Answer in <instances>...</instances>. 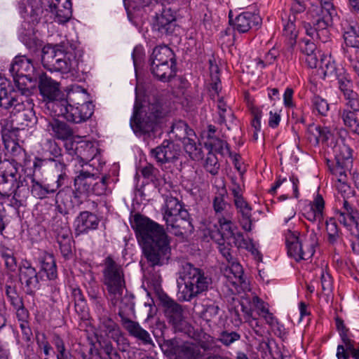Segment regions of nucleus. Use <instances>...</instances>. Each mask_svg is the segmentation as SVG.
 <instances>
[{"label": "nucleus", "instance_id": "nucleus-1", "mask_svg": "<svg viewBox=\"0 0 359 359\" xmlns=\"http://www.w3.org/2000/svg\"><path fill=\"white\" fill-rule=\"evenodd\" d=\"M135 224L138 242L151 266H161L170 259V241L163 228L147 217L135 215Z\"/></svg>", "mask_w": 359, "mask_h": 359}, {"label": "nucleus", "instance_id": "nucleus-2", "mask_svg": "<svg viewBox=\"0 0 359 359\" xmlns=\"http://www.w3.org/2000/svg\"><path fill=\"white\" fill-rule=\"evenodd\" d=\"M211 284V278L203 270L187 263L177 280V298L182 302H191L205 294Z\"/></svg>", "mask_w": 359, "mask_h": 359}, {"label": "nucleus", "instance_id": "nucleus-3", "mask_svg": "<svg viewBox=\"0 0 359 359\" xmlns=\"http://www.w3.org/2000/svg\"><path fill=\"white\" fill-rule=\"evenodd\" d=\"M81 56V51L72 46L67 50L62 46H46L43 49L42 62L51 71L68 73L78 69Z\"/></svg>", "mask_w": 359, "mask_h": 359}, {"label": "nucleus", "instance_id": "nucleus-4", "mask_svg": "<svg viewBox=\"0 0 359 359\" xmlns=\"http://www.w3.org/2000/svg\"><path fill=\"white\" fill-rule=\"evenodd\" d=\"M342 168H332V172L336 181L334 187L337 206L340 210L337 213L339 222L344 226H348L357 217V212L350 204L349 198L353 195V191L348 183L347 172Z\"/></svg>", "mask_w": 359, "mask_h": 359}, {"label": "nucleus", "instance_id": "nucleus-5", "mask_svg": "<svg viewBox=\"0 0 359 359\" xmlns=\"http://www.w3.org/2000/svg\"><path fill=\"white\" fill-rule=\"evenodd\" d=\"M160 114V106L158 104H152L148 106L141 104L140 96L137 86L135 88L133 114L130 122L134 133L141 135L153 131L156 126Z\"/></svg>", "mask_w": 359, "mask_h": 359}, {"label": "nucleus", "instance_id": "nucleus-6", "mask_svg": "<svg viewBox=\"0 0 359 359\" xmlns=\"http://www.w3.org/2000/svg\"><path fill=\"white\" fill-rule=\"evenodd\" d=\"M285 238L288 255L297 262L310 259L318 244V238L313 231H308L299 237L298 231L287 229Z\"/></svg>", "mask_w": 359, "mask_h": 359}, {"label": "nucleus", "instance_id": "nucleus-7", "mask_svg": "<svg viewBox=\"0 0 359 359\" xmlns=\"http://www.w3.org/2000/svg\"><path fill=\"white\" fill-rule=\"evenodd\" d=\"M103 283L107 287L109 298L112 304L121 308L125 290L124 275L121 266L109 257L105 259Z\"/></svg>", "mask_w": 359, "mask_h": 359}, {"label": "nucleus", "instance_id": "nucleus-8", "mask_svg": "<svg viewBox=\"0 0 359 359\" xmlns=\"http://www.w3.org/2000/svg\"><path fill=\"white\" fill-rule=\"evenodd\" d=\"M188 217L187 211L182 208L177 198L170 197L166 199L163 219L172 233L182 236L192 231L193 227Z\"/></svg>", "mask_w": 359, "mask_h": 359}, {"label": "nucleus", "instance_id": "nucleus-9", "mask_svg": "<svg viewBox=\"0 0 359 359\" xmlns=\"http://www.w3.org/2000/svg\"><path fill=\"white\" fill-rule=\"evenodd\" d=\"M321 6H312L310 10V15L313 18L315 26L321 30H325L327 27L331 26L335 18H337V13L332 0H320Z\"/></svg>", "mask_w": 359, "mask_h": 359}, {"label": "nucleus", "instance_id": "nucleus-10", "mask_svg": "<svg viewBox=\"0 0 359 359\" xmlns=\"http://www.w3.org/2000/svg\"><path fill=\"white\" fill-rule=\"evenodd\" d=\"M232 214L227 213L226 216L219 217V228L217 231L209 233L210 238L215 242L232 241L236 245L237 236L243 235L238 231L237 226L231 221Z\"/></svg>", "mask_w": 359, "mask_h": 359}, {"label": "nucleus", "instance_id": "nucleus-11", "mask_svg": "<svg viewBox=\"0 0 359 359\" xmlns=\"http://www.w3.org/2000/svg\"><path fill=\"white\" fill-rule=\"evenodd\" d=\"M22 101V107L18 109L13 103L11 106V114H12L15 118L13 121H16L17 125L23 128L25 126H32L37 122V118L35 112L33 110V103L27 97L20 96Z\"/></svg>", "mask_w": 359, "mask_h": 359}, {"label": "nucleus", "instance_id": "nucleus-12", "mask_svg": "<svg viewBox=\"0 0 359 359\" xmlns=\"http://www.w3.org/2000/svg\"><path fill=\"white\" fill-rule=\"evenodd\" d=\"M343 37L347 46L346 53L359 56V28L352 19L344 18L341 22Z\"/></svg>", "mask_w": 359, "mask_h": 359}, {"label": "nucleus", "instance_id": "nucleus-13", "mask_svg": "<svg viewBox=\"0 0 359 359\" xmlns=\"http://www.w3.org/2000/svg\"><path fill=\"white\" fill-rule=\"evenodd\" d=\"M61 114L65 118L74 123H81L89 118L93 113L92 104L76 105L75 104L62 103Z\"/></svg>", "mask_w": 359, "mask_h": 359}, {"label": "nucleus", "instance_id": "nucleus-14", "mask_svg": "<svg viewBox=\"0 0 359 359\" xmlns=\"http://www.w3.org/2000/svg\"><path fill=\"white\" fill-rule=\"evenodd\" d=\"M333 153L335 156L336 165L333 168H342L345 171H350L352 167V151L342 139L332 140Z\"/></svg>", "mask_w": 359, "mask_h": 359}, {"label": "nucleus", "instance_id": "nucleus-15", "mask_svg": "<svg viewBox=\"0 0 359 359\" xmlns=\"http://www.w3.org/2000/svg\"><path fill=\"white\" fill-rule=\"evenodd\" d=\"M325 201L323 196L317 193L313 200L304 208V216L311 222L316 223L319 229L321 228L325 219Z\"/></svg>", "mask_w": 359, "mask_h": 359}, {"label": "nucleus", "instance_id": "nucleus-16", "mask_svg": "<svg viewBox=\"0 0 359 359\" xmlns=\"http://www.w3.org/2000/svg\"><path fill=\"white\" fill-rule=\"evenodd\" d=\"M54 20L60 24L68 22L72 18L70 0H45Z\"/></svg>", "mask_w": 359, "mask_h": 359}, {"label": "nucleus", "instance_id": "nucleus-17", "mask_svg": "<svg viewBox=\"0 0 359 359\" xmlns=\"http://www.w3.org/2000/svg\"><path fill=\"white\" fill-rule=\"evenodd\" d=\"M175 16L170 8H164L157 14L153 22L154 30L161 36L172 34L175 29Z\"/></svg>", "mask_w": 359, "mask_h": 359}, {"label": "nucleus", "instance_id": "nucleus-18", "mask_svg": "<svg viewBox=\"0 0 359 359\" xmlns=\"http://www.w3.org/2000/svg\"><path fill=\"white\" fill-rule=\"evenodd\" d=\"M12 87L8 79L0 76V106L5 109H10L13 103L18 109L22 107V101L17 90L11 91Z\"/></svg>", "mask_w": 359, "mask_h": 359}, {"label": "nucleus", "instance_id": "nucleus-19", "mask_svg": "<svg viewBox=\"0 0 359 359\" xmlns=\"http://www.w3.org/2000/svg\"><path fill=\"white\" fill-rule=\"evenodd\" d=\"M306 138L313 146H317L320 143H325L327 146H332L334 138L333 132L327 127H322L319 125L312 124L308 127Z\"/></svg>", "mask_w": 359, "mask_h": 359}, {"label": "nucleus", "instance_id": "nucleus-20", "mask_svg": "<svg viewBox=\"0 0 359 359\" xmlns=\"http://www.w3.org/2000/svg\"><path fill=\"white\" fill-rule=\"evenodd\" d=\"M181 153L179 147L172 142H163L161 145L151 149V154L159 163H165L178 158Z\"/></svg>", "mask_w": 359, "mask_h": 359}, {"label": "nucleus", "instance_id": "nucleus-21", "mask_svg": "<svg viewBox=\"0 0 359 359\" xmlns=\"http://www.w3.org/2000/svg\"><path fill=\"white\" fill-rule=\"evenodd\" d=\"M11 74L17 75H26L29 78H38L36 65L34 61L25 56H16L10 67Z\"/></svg>", "mask_w": 359, "mask_h": 359}, {"label": "nucleus", "instance_id": "nucleus-22", "mask_svg": "<svg viewBox=\"0 0 359 359\" xmlns=\"http://www.w3.org/2000/svg\"><path fill=\"white\" fill-rule=\"evenodd\" d=\"M20 280L27 287V292H32L39 287V278L36 269L27 261L22 262L20 266Z\"/></svg>", "mask_w": 359, "mask_h": 359}, {"label": "nucleus", "instance_id": "nucleus-23", "mask_svg": "<svg viewBox=\"0 0 359 359\" xmlns=\"http://www.w3.org/2000/svg\"><path fill=\"white\" fill-rule=\"evenodd\" d=\"M46 130L53 137L66 140L72 136V130L66 123L56 118L46 119Z\"/></svg>", "mask_w": 359, "mask_h": 359}, {"label": "nucleus", "instance_id": "nucleus-24", "mask_svg": "<svg viewBox=\"0 0 359 359\" xmlns=\"http://www.w3.org/2000/svg\"><path fill=\"white\" fill-rule=\"evenodd\" d=\"M98 224L97 217L88 211L81 212L74 222L75 230L78 235L97 229Z\"/></svg>", "mask_w": 359, "mask_h": 359}, {"label": "nucleus", "instance_id": "nucleus-25", "mask_svg": "<svg viewBox=\"0 0 359 359\" xmlns=\"http://www.w3.org/2000/svg\"><path fill=\"white\" fill-rule=\"evenodd\" d=\"M39 89L41 95L49 100H53L59 95L58 83L46 74L39 75Z\"/></svg>", "mask_w": 359, "mask_h": 359}, {"label": "nucleus", "instance_id": "nucleus-26", "mask_svg": "<svg viewBox=\"0 0 359 359\" xmlns=\"http://www.w3.org/2000/svg\"><path fill=\"white\" fill-rule=\"evenodd\" d=\"M222 271L224 277L232 285L242 284L244 282L243 267L236 259L228 263Z\"/></svg>", "mask_w": 359, "mask_h": 359}, {"label": "nucleus", "instance_id": "nucleus-27", "mask_svg": "<svg viewBox=\"0 0 359 359\" xmlns=\"http://www.w3.org/2000/svg\"><path fill=\"white\" fill-rule=\"evenodd\" d=\"M75 153L83 163H87L96 156L98 149L92 142L81 141L76 145Z\"/></svg>", "mask_w": 359, "mask_h": 359}, {"label": "nucleus", "instance_id": "nucleus-28", "mask_svg": "<svg viewBox=\"0 0 359 359\" xmlns=\"http://www.w3.org/2000/svg\"><path fill=\"white\" fill-rule=\"evenodd\" d=\"M63 102L80 106L91 104L89 102V96L86 90L78 85H73L68 89L67 100Z\"/></svg>", "mask_w": 359, "mask_h": 359}, {"label": "nucleus", "instance_id": "nucleus-29", "mask_svg": "<svg viewBox=\"0 0 359 359\" xmlns=\"http://www.w3.org/2000/svg\"><path fill=\"white\" fill-rule=\"evenodd\" d=\"M257 16L250 12H243L233 21V29L240 33L248 32L257 20Z\"/></svg>", "mask_w": 359, "mask_h": 359}, {"label": "nucleus", "instance_id": "nucleus-30", "mask_svg": "<svg viewBox=\"0 0 359 359\" xmlns=\"http://www.w3.org/2000/svg\"><path fill=\"white\" fill-rule=\"evenodd\" d=\"M173 53L167 46H160L156 47L151 55V65L156 68L157 65L169 64V61L172 64Z\"/></svg>", "mask_w": 359, "mask_h": 359}, {"label": "nucleus", "instance_id": "nucleus-31", "mask_svg": "<svg viewBox=\"0 0 359 359\" xmlns=\"http://www.w3.org/2000/svg\"><path fill=\"white\" fill-rule=\"evenodd\" d=\"M123 325L132 336L142 341L144 344H152V339L149 332L142 328L137 323L130 320H126L123 321Z\"/></svg>", "mask_w": 359, "mask_h": 359}, {"label": "nucleus", "instance_id": "nucleus-32", "mask_svg": "<svg viewBox=\"0 0 359 359\" xmlns=\"http://www.w3.org/2000/svg\"><path fill=\"white\" fill-rule=\"evenodd\" d=\"M95 180V176L93 174L81 171L74 179V186L80 194H88L90 193L93 183Z\"/></svg>", "mask_w": 359, "mask_h": 359}, {"label": "nucleus", "instance_id": "nucleus-33", "mask_svg": "<svg viewBox=\"0 0 359 359\" xmlns=\"http://www.w3.org/2000/svg\"><path fill=\"white\" fill-rule=\"evenodd\" d=\"M196 140V136L195 133H194L193 136L189 135L182 140V141L184 150L189 156L194 161H198L203 158V152L200 145L197 144Z\"/></svg>", "mask_w": 359, "mask_h": 359}, {"label": "nucleus", "instance_id": "nucleus-34", "mask_svg": "<svg viewBox=\"0 0 359 359\" xmlns=\"http://www.w3.org/2000/svg\"><path fill=\"white\" fill-rule=\"evenodd\" d=\"M17 92L19 95L27 97L30 93L32 83L35 82L38 78H29L26 75H17L11 74Z\"/></svg>", "mask_w": 359, "mask_h": 359}, {"label": "nucleus", "instance_id": "nucleus-35", "mask_svg": "<svg viewBox=\"0 0 359 359\" xmlns=\"http://www.w3.org/2000/svg\"><path fill=\"white\" fill-rule=\"evenodd\" d=\"M359 110L344 109L341 111L344 124L353 133L359 135Z\"/></svg>", "mask_w": 359, "mask_h": 359}, {"label": "nucleus", "instance_id": "nucleus-36", "mask_svg": "<svg viewBox=\"0 0 359 359\" xmlns=\"http://www.w3.org/2000/svg\"><path fill=\"white\" fill-rule=\"evenodd\" d=\"M41 269L43 271L48 280L57 278V269L55 261L51 254L43 252L40 257Z\"/></svg>", "mask_w": 359, "mask_h": 359}, {"label": "nucleus", "instance_id": "nucleus-37", "mask_svg": "<svg viewBox=\"0 0 359 359\" xmlns=\"http://www.w3.org/2000/svg\"><path fill=\"white\" fill-rule=\"evenodd\" d=\"M100 327L105 332L106 335L116 342L118 343L121 340L123 339L118 326L111 319L103 318L100 321Z\"/></svg>", "mask_w": 359, "mask_h": 359}, {"label": "nucleus", "instance_id": "nucleus-38", "mask_svg": "<svg viewBox=\"0 0 359 359\" xmlns=\"http://www.w3.org/2000/svg\"><path fill=\"white\" fill-rule=\"evenodd\" d=\"M16 178L11 170L9 172L0 175V194L3 196H9L15 190Z\"/></svg>", "mask_w": 359, "mask_h": 359}, {"label": "nucleus", "instance_id": "nucleus-39", "mask_svg": "<svg viewBox=\"0 0 359 359\" xmlns=\"http://www.w3.org/2000/svg\"><path fill=\"white\" fill-rule=\"evenodd\" d=\"M165 315L170 318L173 324H177L182 318V306L172 299H168L165 302Z\"/></svg>", "mask_w": 359, "mask_h": 359}, {"label": "nucleus", "instance_id": "nucleus-40", "mask_svg": "<svg viewBox=\"0 0 359 359\" xmlns=\"http://www.w3.org/2000/svg\"><path fill=\"white\" fill-rule=\"evenodd\" d=\"M322 293L328 302L333 290L332 279L330 274L323 268L320 269Z\"/></svg>", "mask_w": 359, "mask_h": 359}, {"label": "nucleus", "instance_id": "nucleus-41", "mask_svg": "<svg viewBox=\"0 0 359 359\" xmlns=\"http://www.w3.org/2000/svg\"><path fill=\"white\" fill-rule=\"evenodd\" d=\"M318 68L325 77L334 76L337 78L339 76L337 73L336 65L329 56L325 55L323 57H321Z\"/></svg>", "mask_w": 359, "mask_h": 359}, {"label": "nucleus", "instance_id": "nucleus-42", "mask_svg": "<svg viewBox=\"0 0 359 359\" xmlns=\"http://www.w3.org/2000/svg\"><path fill=\"white\" fill-rule=\"evenodd\" d=\"M53 344L55 348V355L57 359H74L72 353L67 350L65 342L58 335H55Z\"/></svg>", "mask_w": 359, "mask_h": 359}, {"label": "nucleus", "instance_id": "nucleus-43", "mask_svg": "<svg viewBox=\"0 0 359 359\" xmlns=\"http://www.w3.org/2000/svg\"><path fill=\"white\" fill-rule=\"evenodd\" d=\"M171 133L180 140H182L189 135L193 136L194 132L185 122L179 121L172 125Z\"/></svg>", "mask_w": 359, "mask_h": 359}, {"label": "nucleus", "instance_id": "nucleus-44", "mask_svg": "<svg viewBox=\"0 0 359 359\" xmlns=\"http://www.w3.org/2000/svg\"><path fill=\"white\" fill-rule=\"evenodd\" d=\"M254 311H256V309L255 305L252 304V300L248 302V305H246L244 302L242 304L244 318L252 329L259 327V320L253 316Z\"/></svg>", "mask_w": 359, "mask_h": 359}, {"label": "nucleus", "instance_id": "nucleus-45", "mask_svg": "<svg viewBox=\"0 0 359 359\" xmlns=\"http://www.w3.org/2000/svg\"><path fill=\"white\" fill-rule=\"evenodd\" d=\"M151 73L161 81H167L173 74L172 65L169 64L157 65L155 69L153 65H151Z\"/></svg>", "mask_w": 359, "mask_h": 359}, {"label": "nucleus", "instance_id": "nucleus-46", "mask_svg": "<svg viewBox=\"0 0 359 359\" xmlns=\"http://www.w3.org/2000/svg\"><path fill=\"white\" fill-rule=\"evenodd\" d=\"M32 195L37 198H44L47 194L54 193V189L50 188V184L43 186L41 183L32 179Z\"/></svg>", "mask_w": 359, "mask_h": 359}, {"label": "nucleus", "instance_id": "nucleus-47", "mask_svg": "<svg viewBox=\"0 0 359 359\" xmlns=\"http://www.w3.org/2000/svg\"><path fill=\"white\" fill-rule=\"evenodd\" d=\"M96 180L93 183L90 193H93L97 196L107 194L110 192L107 187V181L109 177L107 176L95 177Z\"/></svg>", "mask_w": 359, "mask_h": 359}, {"label": "nucleus", "instance_id": "nucleus-48", "mask_svg": "<svg viewBox=\"0 0 359 359\" xmlns=\"http://www.w3.org/2000/svg\"><path fill=\"white\" fill-rule=\"evenodd\" d=\"M252 304L255 305L256 311L259 316L264 318L267 323H272L273 317L269 313L266 304L261 299L257 296H254L252 299Z\"/></svg>", "mask_w": 359, "mask_h": 359}, {"label": "nucleus", "instance_id": "nucleus-49", "mask_svg": "<svg viewBox=\"0 0 359 359\" xmlns=\"http://www.w3.org/2000/svg\"><path fill=\"white\" fill-rule=\"evenodd\" d=\"M182 352L185 359H201V348L195 344L184 343L182 346Z\"/></svg>", "mask_w": 359, "mask_h": 359}, {"label": "nucleus", "instance_id": "nucleus-50", "mask_svg": "<svg viewBox=\"0 0 359 359\" xmlns=\"http://www.w3.org/2000/svg\"><path fill=\"white\" fill-rule=\"evenodd\" d=\"M212 151L225 155L229 153V149L227 143L218 138H210L207 143Z\"/></svg>", "mask_w": 359, "mask_h": 359}, {"label": "nucleus", "instance_id": "nucleus-51", "mask_svg": "<svg viewBox=\"0 0 359 359\" xmlns=\"http://www.w3.org/2000/svg\"><path fill=\"white\" fill-rule=\"evenodd\" d=\"M236 246L238 248L246 249L255 256H259V252L251 239H246L243 235L237 236Z\"/></svg>", "mask_w": 359, "mask_h": 359}, {"label": "nucleus", "instance_id": "nucleus-52", "mask_svg": "<svg viewBox=\"0 0 359 359\" xmlns=\"http://www.w3.org/2000/svg\"><path fill=\"white\" fill-rule=\"evenodd\" d=\"M226 190L224 187L219 190L213 200V208L216 213L222 212L225 210L228 206L227 203L224 200Z\"/></svg>", "mask_w": 359, "mask_h": 359}, {"label": "nucleus", "instance_id": "nucleus-53", "mask_svg": "<svg viewBox=\"0 0 359 359\" xmlns=\"http://www.w3.org/2000/svg\"><path fill=\"white\" fill-rule=\"evenodd\" d=\"M338 80L339 89L343 95L352 91L353 83L351 77L346 74H339L337 77Z\"/></svg>", "mask_w": 359, "mask_h": 359}, {"label": "nucleus", "instance_id": "nucleus-54", "mask_svg": "<svg viewBox=\"0 0 359 359\" xmlns=\"http://www.w3.org/2000/svg\"><path fill=\"white\" fill-rule=\"evenodd\" d=\"M345 105L348 109L359 110V95L353 90L343 95Z\"/></svg>", "mask_w": 359, "mask_h": 359}, {"label": "nucleus", "instance_id": "nucleus-55", "mask_svg": "<svg viewBox=\"0 0 359 359\" xmlns=\"http://www.w3.org/2000/svg\"><path fill=\"white\" fill-rule=\"evenodd\" d=\"M252 116L253 118L251 121V126L254 130L253 138L257 140L258 139L259 133L261 131L262 113L259 109H255L252 110Z\"/></svg>", "mask_w": 359, "mask_h": 359}, {"label": "nucleus", "instance_id": "nucleus-56", "mask_svg": "<svg viewBox=\"0 0 359 359\" xmlns=\"http://www.w3.org/2000/svg\"><path fill=\"white\" fill-rule=\"evenodd\" d=\"M234 204L243 217L249 219L251 217L252 208L243 198V196L233 199Z\"/></svg>", "mask_w": 359, "mask_h": 359}, {"label": "nucleus", "instance_id": "nucleus-57", "mask_svg": "<svg viewBox=\"0 0 359 359\" xmlns=\"http://www.w3.org/2000/svg\"><path fill=\"white\" fill-rule=\"evenodd\" d=\"M211 88L218 95L221 89V83L218 76V67L210 61Z\"/></svg>", "mask_w": 359, "mask_h": 359}, {"label": "nucleus", "instance_id": "nucleus-58", "mask_svg": "<svg viewBox=\"0 0 359 359\" xmlns=\"http://www.w3.org/2000/svg\"><path fill=\"white\" fill-rule=\"evenodd\" d=\"M313 108L321 115L325 116L329 111V104L327 101L319 97L314 96L312 99Z\"/></svg>", "mask_w": 359, "mask_h": 359}, {"label": "nucleus", "instance_id": "nucleus-59", "mask_svg": "<svg viewBox=\"0 0 359 359\" xmlns=\"http://www.w3.org/2000/svg\"><path fill=\"white\" fill-rule=\"evenodd\" d=\"M276 57L274 50H269L263 58H257L255 62L257 69H262L273 62Z\"/></svg>", "mask_w": 359, "mask_h": 359}, {"label": "nucleus", "instance_id": "nucleus-60", "mask_svg": "<svg viewBox=\"0 0 359 359\" xmlns=\"http://www.w3.org/2000/svg\"><path fill=\"white\" fill-rule=\"evenodd\" d=\"M326 231L328 235L329 241L334 243L339 236V231L337 224L334 219L330 218L326 221Z\"/></svg>", "mask_w": 359, "mask_h": 359}, {"label": "nucleus", "instance_id": "nucleus-61", "mask_svg": "<svg viewBox=\"0 0 359 359\" xmlns=\"http://www.w3.org/2000/svg\"><path fill=\"white\" fill-rule=\"evenodd\" d=\"M325 56L320 51L309 53L304 56L305 62L310 68H318L320 64L321 57Z\"/></svg>", "mask_w": 359, "mask_h": 359}, {"label": "nucleus", "instance_id": "nucleus-62", "mask_svg": "<svg viewBox=\"0 0 359 359\" xmlns=\"http://www.w3.org/2000/svg\"><path fill=\"white\" fill-rule=\"evenodd\" d=\"M241 335L236 332H223L221 333L219 340L225 346H229L233 342L239 340Z\"/></svg>", "mask_w": 359, "mask_h": 359}, {"label": "nucleus", "instance_id": "nucleus-63", "mask_svg": "<svg viewBox=\"0 0 359 359\" xmlns=\"http://www.w3.org/2000/svg\"><path fill=\"white\" fill-rule=\"evenodd\" d=\"M216 243L218 245V249L220 253L226 259L228 263H230L231 261L235 259L231 255V249L229 247L230 244L233 243L232 241H219Z\"/></svg>", "mask_w": 359, "mask_h": 359}, {"label": "nucleus", "instance_id": "nucleus-64", "mask_svg": "<svg viewBox=\"0 0 359 359\" xmlns=\"http://www.w3.org/2000/svg\"><path fill=\"white\" fill-rule=\"evenodd\" d=\"M205 168L212 175H216L218 172L219 165L215 156L210 154L207 157Z\"/></svg>", "mask_w": 359, "mask_h": 359}]
</instances>
